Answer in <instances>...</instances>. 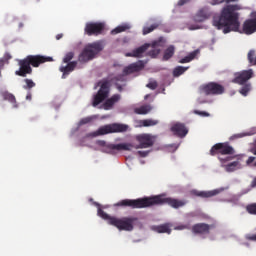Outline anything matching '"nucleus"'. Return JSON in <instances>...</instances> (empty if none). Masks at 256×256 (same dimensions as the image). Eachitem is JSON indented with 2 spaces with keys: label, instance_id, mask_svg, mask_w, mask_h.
<instances>
[{
  "label": "nucleus",
  "instance_id": "42",
  "mask_svg": "<svg viewBox=\"0 0 256 256\" xmlns=\"http://www.w3.org/2000/svg\"><path fill=\"white\" fill-rule=\"evenodd\" d=\"M190 0H179L178 1V5L179 7H183V5H185L186 3H189Z\"/></svg>",
  "mask_w": 256,
  "mask_h": 256
},
{
  "label": "nucleus",
  "instance_id": "45",
  "mask_svg": "<svg viewBox=\"0 0 256 256\" xmlns=\"http://www.w3.org/2000/svg\"><path fill=\"white\" fill-rule=\"evenodd\" d=\"M251 187H256V177L253 179V181L251 183Z\"/></svg>",
  "mask_w": 256,
  "mask_h": 256
},
{
  "label": "nucleus",
  "instance_id": "49",
  "mask_svg": "<svg viewBox=\"0 0 256 256\" xmlns=\"http://www.w3.org/2000/svg\"><path fill=\"white\" fill-rule=\"evenodd\" d=\"M253 155H256V148L252 149Z\"/></svg>",
  "mask_w": 256,
  "mask_h": 256
},
{
  "label": "nucleus",
  "instance_id": "31",
  "mask_svg": "<svg viewBox=\"0 0 256 256\" xmlns=\"http://www.w3.org/2000/svg\"><path fill=\"white\" fill-rule=\"evenodd\" d=\"M24 83H25V85H23V89H25L26 91H29V90H31V89H33V87H35V83L31 80V79H29V78H25L24 79Z\"/></svg>",
  "mask_w": 256,
  "mask_h": 256
},
{
  "label": "nucleus",
  "instance_id": "10",
  "mask_svg": "<svg viewBox=\"0 0 256 256\" xmlns=\"http://www.w3.org/2000/svg\"><path fill=\"white\" fill-rule=\"evenodd\" d=\"M210 155H235V149L229 143H217L210 149Z\"/></svg>",
  "mask_w": 256,
  "mask_h": 256
},
{
  "label": "nucleus",
  "instance_id": "15",
  "mask_svg": "<svg viewBox=\"0 0 256 256\" xmlns=\"http://www.w3.org/2000/svg\"><path fill=\"white\" fill-rule=\"evenodd\" d=\"M221 193V190L215 189L211 191H198V190H192L191 195H194L195 197H201L202 199H209L210 197H215V195H219Z\"/></svg>",
  "mask_w": 256,
  "mask_h": 256
},
{
  "label": "nucleus",
  "instance_id": "18",
  "mask_svg": "<svg viewBox=\"0 0 256 256\" xmlns=\"http://www.w3.org/2000/svg\"><path fill=\"white\" fill-rule=\"evenodd\" d=\"M151 47V44H144L136 49H134L132 52H128L126 53V57H143V53H145V51H147V49H149Z\"/></svg>",
  "mask_w": 256,
  "mask_h": 256
},
{
  "label": "nucleus",
  "instance_id": "9",
  "mask_svg": "<svg viewBox=\"0 0 256 256\" xmlns=\"http://www.w3.org/2000/svg\"><path fill=\"white\" fill-rule=\"evenodd\" d=\"M105 31V24L102 22H88L85 25L84 32L88 37L103 35Z\"/></svg>",
  "mask_w": 256,
  "mask_h": 256
},
{
  "label": "nucleus",
  "instance_id": "7",
  "mask_svg": "<svg viewBox=\"0 0 256 256\" xmlns=\"http://www.w3.org/2000/svg\"><path fill=\"white\" fill-rule=\"evenodd\" d=\"M200 93L204 95H223L225 93V87L217 82H209L207 84H202L199 87Z\"/></svg>",
  "mask_w": 256,
  "mask_h": 256
},
{
  "label": "nucleus",
  "instance_id": "1",
  "mask_svg": "<svg viewBox=\"0 0 256 256\" xmlns=\"http://www.w3.org/2000/svg\"><path fill=\"white\" fill-rule=\"evenodd\" d=\"M155 205H169L173 209H179V207H185L187 201L166 197L165 194H160L138 199H124L116 204L117 207H130V209H145Z\"/></svg>",
  "mask_w": 256,
  "mask_h": 256
},
{
  "label": "nucleus",
  "instance_id": "20",
  "mask_svg": "<svg viewBox=\"0 0 256 256\" xmlns=\"http://www.w3.org/2000/svg\"><path fill=\"white\" fill-rule=\"evenodd\" d=\"M152 229L156 233H167L168 235H171V226L169 223L153 226Z\"/></svg>",
  "mask_w": 256,
  "mask_h": 256
},
{
  "label": "nucleus",
  "instance_id": "28",
  "mask_svg": "<svg viewBox=\"0 0 256 256\" xmlns=\"http://www.w3.org/2000/svg\"><path fill=\"white\" fill-rule=\"evenodd\" d=\"M187 69H189V67L177 66L173 70V77H181V75H183Z\"/></svg>",
  "mask_w": 256,
  "mask_h": 256
},
{
  "label": "nucleus",
  "instance_id": "6",
  "mask_svg": "<svg viewBox=\"0 0 256 256\" xmlns=\"http://www.w3.org/2000/svg\"><path fill=\"white\" fill-rule=\"evenodd\" d=\"M129 129L127 124L113 123L100 127L95 134L96 135H109V133H125Z\"/></svg>",
  "mask_w": 256,
  "mask_h": 256
},
{
  "label": "nucleus",
  "instance_id": "52",
  "mask_svg": "<svg viewBox=\"0 0 256 256\" xmlns=\"http://www.w3.org/2000/svg\"><path fill=\"white\" fill-rule=\"evenodd\" d=\"M147 97H149V95H146V96H145V99H147Z\"/></svg>",
  "mask_w": 256,
  "mask_h": 256
},
{
  "label": "nucleus",
  "instance_id": "50",
  "mask_svg": "<svg viewBox=\"0 0 256 256\" xmlns=\"http://www.w3.org/2000/svg\"><path fill=\"white\" fill-rule=\"evenodd\" d=\"M179 229H187V226H179Z\"/></svg>",
  "mask_w": 256,
  "mask_h": 256
},
{
  "label": "nucleus",
  "instance_id": "46",
  "mask_svg": "<svg viewBox=\"0 0 256 256\" xmlns=\"http://www.w3.org/2000/svg\"><path fill=\"white\" fill-rule=\"evenodd\" d=\"M56 39H57V41H59V39H63V34H58V35L56 36Z\"/></svg>",
  "mask_w": 256,
  "mask_h": 256
},
{
  "label": "nucleus",
  "instance_id": "32",
  "mask_svg": "<svg viewBox=\"0 0 256 256\" xmlns=\"http://www.w3.org/2000/svg\"><path fill=\"white\" fill-rule=\"evenodd\" d=\"M246 211L249 213V215H256V202L248 204L246 206Z\"/></svg>",
  "mask_w": 256,
  "mask_h": 256
},
{
  "label": "nucleus",
  "instance_id": "36",
  "mask_svg": "<svg viewBox=\"0 0 256 256\" xmlns=\"http://www.w3.org/2000/svg\"><path fill=\"white\" fill-rule=\"evenodd\" d=\"M92 121L93 118L91 117L82 118L79 122V125H87V123H91Z\"/></svg>",
  "mask_w": 256,
  "mask_h": 256
},
{
  "label": "nucleus",
  "instance_id": "11",
  "mask_svg": "<svg viewBox=\"0 0 256 256\" xmlns=\"http://www.w3.org/2000/svg\"><path fill=\"white\" fill-rule=\"evenodd\" d=\"M249 79H253V69L236 73L232 83H236L237 85H245V82L249 81Z\"/></svg>",
  "mask_w": 256,
  "mask_h": 256
},
{
  "label": "nucleus",
  "instance_id": "39",
  "mask_svg": "<svg viewBox=\"0 0 256 256\" xmlns=\"http://www.w3.org/2000/svg\"><path fill=\"white\" fill-rule=\"evenodd\" d=\"M1 59H4L5 63L9 64V60L13 59V56H11V54L9 52H6L3 56V58H1Z\"/></svg>",
  "mask_w": 256,
  "mask_h": 256
},
{
  "label": "nucleus",
  "instance_id": "3",
  "mask_svg": "<svg viewBox=\"0 0 256 256\" xmlns=\"http://www.w3.org/2000/svg\"><path fill=\"white\" fill-rule=\"evenodd\" d=\"M53 61V58L41 55H28L23 59L18 60L19 69L15 71L18 77H27L33 74L32 67H39L43 63Z\"/></svg>",
  "mask_w": 256,
  "mask_h": 256
},
{
  "label": "nucleus",
  "instance_id": "33",
  "mask_svg": "<svg viewBox=\"0 0 256 256\" xmlns=\"http://www.w3.org/2000/svg\"><path fill=\"white\" fill-rule=\"evenodd\" d=\"M250 91H251V84H245V85L240 89V93H241V95H243L244 97H247V95L249 94Z\"/></svg>",
  "mask_w": 256,
  "mask_h": 256
},
{
  "label": "nucleus",
  "instance_id": "35",
  "mask_svg": "<svg viewBox=\"0 0 256 256\" xmlns=\"http://www.w3.org/2000/svg\"><path fill=\"white\" fill-rule=\"evenodd\" d=\"M237 0H213L212 5H219L220 3H235Z\"/></svg>",
  "mask_w": 256,
  "mask_h": 256
},
{
  "label": "nucleus",
  "instance_id": "27",
  "mask_svg": "<svg viewBox=\"0 0 256 256\" xmlns=\"http://www.w3.org/2000/svg\"><path fill=\"white\" fill-rule=\"evenodd\" d=\"M239 161H234L232 163H229L228 165L225 166V170L228 173H233V171H237L239 169Z\"/></svg>",
  "mask_w": 256,
  "mask_h": 256
},
{
  "label": "nucleus",
  "instance_id": "38",
  "mask_svg": "<svg viewBox=\"0 0 256 256\" xmlns=\"http://www.w3.org/2000/svg\"><path fill=\"white\" fill-rule=\"evenodd\" d=\"M195 115H200L201 117H209L210 114L209 112L205 111H199V110H194Z\"/></svg>",
  "mask_w": 256,
  "mask_h": 256
},
{
  "label": "nucleus",
  "instance_id": "30",
  "mask_svg": "<svg viewBox=\"0 0 256 256\" xmlns=\"http://www.w3.org/2000/svg\"><path fill=\"white\" fill-rule=\"evenodd\" d=\"M155 43L152 44V50L147 52L148 57H152V59H155L157 55L161 53V49L155 48Z\"/></svg>",
  "mask_w": 256,
  "mask_h": 256
},
{
  "label": "nucleus",
  "instance_id": "16",
  "mask_svg": "<svg viewBox=\"0 0 256 256\" xmlns=\"http://www.w3.org/2000/svg\"><path fill=\"white\" fill-rule=\"evenodd\" d=\"M209 17H211V12H209V8L204 7L196 13L194 21H196V23H203V21H207Z\"/></svg>",
  "mask_w": 256,
  "mask_h": 256
},
{
  "label": "nucleus",
  "instance_id": "29",
  "mask_svg": "<svg viewBox=\"0 0 256 256\" xmlns=\"http://www.w3.org/2000/svg\"><path fill=\"white\" fill-rule=\"evenodd\" d=\"M159 23H154L151 26H146L143 28V35H149V33H153L155 29L159 28Z\"/></svg>",
  "mask_w": 256,
  "mask_h": 256
},
{
  "label": "nucleus",
  "instance_id": "44",
  "mask_svg": "<svg viewBox=\"0 0 256 256\" xmlns=\"http://www.w3.org/2000/svg\"><path fill=\"white\" fill-rule=\"evenodd\" d=\"M253 161H255V157L250 156L247 160V165H251V163H253Z\"/></svg>",
  "mask_w": 256,
  "mask_h": 256
},
{
  "label": "nucleus",
  "instance_id": "2",
  "mask_svg": "<svg viewBox=\"0 0 256 256\" xmlns=\"http://www.w3.org/2000/svg\"><path fill=\"white\" fill-rule=\"evenodd\" d=\"M136 141H138L139 145H135L133 143H121V144H105V142H101L103 145L104 153H110L113 155L115 151H133V149H149V147H153L155 141L150 134H140L136 136Z\"/></svg>",
  "mask_w": 256,
  "mask_h": 256
},
{
  "label": "nucleus",
  "instance_id": "13",
  "mask_svg": "<svg viewBox=\"0 0 256 256\" xmlns=\"http://www.w3.org/2000/svg\"><path fill=\"white\" fill-rule=\"evenodd\" d=\"M145 69V63L142 60L129 64L124 67L123 75H131L133 73H139V71H143Z\"/></svg>",
  "mask_w": 256,
  "mask_h": 256
},
{
  "label": "nucleus",
  "instance_id": "37",
  "mask_svg": "<svg viewBox=\"0 0 256 256\" xmlns=\"http://www.w3.org/2000/svg\"><path fill=\"white\" fill-rule=\"evenodd\" d=\"M146 87H148V89H152V91H155V89H157V81L149 82Z\"/></svg>",
  "mask_w": 256,
  "mask_h": 256
},
{
  "label": "nucleus",
  "instance_id": "8",
  "mask_svg": "<svg viewBox=\"0 0 256 256\" xmlns=\"http://www.w3.org/2000/svg\"><path fill=\"white\" fill-rule=\"evenodd\" d=\"M98 85H100V89L98 93L94 96L93 100V107H97V105H100V103H103L109 97V81L104 80L102 82H99Z\"/></svg>",
  "mask_w": 256,
  "mask_h": 256
},
{
  "label": "nucleus",
  "instance_id": "34",
  "mask_svg": "<svg viewBox=\"0 0 256 256\" xmlns=\"http://www.w3.org/2000/svg\"><path fill=\"white\" fill-rule=\"evenodd\" d=\"M73 57H75V53L74 52L66 53L64 58H63V63H71L72 60H73Z\"/></svg>",
  "mask_w": 256,
  "mask_h": 256
},
{
  "label": "nucleus",
  "instance_id": "17",
  "mask_svg": "<svg viewBox=\"0 0 256 256\" xmlns=\"http://www.w3.org/2000/svg\"><path fill=\"white\" fill-rule=\"evenodd\" d=\"M77 67V61L67 63L66 66H60L59 71L62 73V79H67L70 73H73Z\"/></svg>",
  "mask_w": 256,
  "mask_h": 256
},
{
  "label": "nucleus",
  "instance_id": "14",
  "mask_svg": "<svg viewBox=\"0 0 256 256\" xmlns=\"http://www.w3.org/2000/svg\"><path fill=\"white\" fill-rule=\"evenodd\" d=\"M211 231V225L205 223H198L192 226V232L195 235H209Z\"/></svg>",
  "mask_w": 256,
  "mask_h": 256
},
{
  "label": "nucleus",
  "instance_id": "43",
  "mask_svg": "<svg viewBox=\"0 0 256 256\" xmlns=\"http://www.w3.org/2000/svg\"><path fill=\"white\" fill-rule=\"evenodd\" d=\"M247 239H248L249 241H256V233H255V234H252V235L247 236Z\"/></svg>",
  "mask_w": 256,
  "mask_h": 256
},
{
  "label": "nucleus",
  "instance_id": "5",
  "mask_svg": "<svg viewBox=\"0 0 256 256\" xmlns=\"http://www.w3.org/2000/svg\"><path fill=\"white\" fill-rule=\"evenodd\" d=\"M103 51V44L101 42H94L87 45L78 57L80 63H87L95 59V56Z\"/></svg>",
  "mask_w": 256,
  "mask_h": 256
},
{
  "label": "nucleus",
  "instance_id": "26",
  "mask_svg": "<svg viewBox=\"0 0 256 256\" xmlns=\"http://www.w3.org/2000/svg\"><path fill=\"white\" fill-rule=\"evenodd\" d=\"M129 29H131V26H129L128 24L120 25L111 31V35L123 33L124 31H127Z\"/></svg>",
  "mask_w": 256,
  "mask_h": 256
},
{
  "label": "nucleus",
  "instance_id": "4",
  "mask_svg": "<svg viewBox=\"0 0 256 256\" xmlns=\"http://www.w3.org/2000/svg\"><path fill=\"white\" fill-rule=\"evenodd\" d=\"M98 215L105 221H108L109 225L119 229V231H133L135 229V222L138 221V218L133 216L122 218L110 216L101 208L98 209Z\"/></svg>",
  "mask_w": 256,
  "mask_h": 256
},
{
  "label": "nucleus",
  "instance_id": "25",
  "mask_svg": "<svg viewBox=\"0 0 256 256\" xmlns=\"http://www.w3.org/2000/svg\"><path fill=\"white\" fill-rule=\"evenodd\" d=\"M140 125L142 127H155V125H159V120H153V119L141 120Z\"/></svg>",
  "mask_w": 256,
  "mask_h": 256
},
{
  "label": "nucleus",
  "instance_id": "41",
  "mask_svg": "<svg viewBox=\"0 0 256 256\" xmlns=\"http://www.w3.org/2000/svg\"><path fill=\"white\" fill-rule=\"evenodd\" d=\"M247 135H249V134H247V133H239V134L234 135V137H236V139H241L242 137H247Z\"/></svg>",
  "mask_w": 256,
  "mask_h": 256
},
{
  "label": "nucleus",
  "instance_id": "48",
  "mask_svg": "<svg viewBox=\"0 0 256 256\" xmlns=\"http://www.w3.org/2000/svg\"><path fill=\"white\" fill-rule=\"evenodd\" d=\"M117 89H118V91H123V87L122 86H118Z\"/></svg>",
  "mask_w": 256,
  "mask_h": 256
},
{
  "label": "nucleus",
  "instance_id": "24",
  "mask_svg": "<svg viewBox=\"0 0 256 256\" xmlns=\"http://www.w3.org/2000/svg\"><path fill=\"white\" fill-rule=\"evenodd\" d=\"M152 109L153 107H151V105H143L139 108H136L135 113H137V115H147V113H150Z\"/></svg>",
  "mask_w": 256,
  "mask_h": 256
},
{
  "label": "nucleus",
  "instance_id": "22",
  "mask_svg": "<svg viewBox=\"0 0 256 256\" xmlns=\"http://www.w3.org/2000/svg\"><path fill=\"white\" fill-rule=\"evenodd\" d=\"M173 55H175V46L170 45V46L164 51L163 61H169V59H171V57H173Z\"/></svg>",
  "mask_w": 256,
  "mask_h": 256
},
{
  "label": "nucleus",
  "instance_id": "21",
  "mask_svg": "<svg viewBox=\"0 0 256 256\" xmlns=\"http://www.w3.org/2000/svg\"><path fill=\"white\" fill-rule=\"evenodd\" d=\"M1 96L4 101H9V103H12L14 108H17V99L15 98V95L5 91L1 93Z\"/></svg>",
  "mask_w": 256,
  "mask_h": 256
},
{
  "label": "nucleus",
  "instance_id": "12",
  "mask_svg": "<svg viewBox=\"0 0 256 256\" xmlns=\"http://www.w3.org/2000/svg\"><path fill=\"white\" fill-rule=\"evenodd\" d=\"M170 131L176 137H180V139H183V137H187V133H189V129H187V126H185V124L181 122L174 123L171 126Z\"/></svg>",
  "mask_w": 256,
  "mask_h": 256
},
{
  "label": "nucleus",
  "instance_id": "23",
  "mask_svg": "<svg viewBox=\"0 0 256 256\" xmlns=\"http://www.w3.org/2000/svg\"><path fill=\"white\" fill-rule=\"evenodd\" d=\"M197 55H199V50H194L188 56L180 59L179 63H191V61H193V59H195V57H197Z\"/></svg>",
  "mask_w": 256,
  "mask_h": 256
},
{
  "label": "nucleus",
  "instance_id": "40",
  "mask_svg": "<svg viewBox=\"0 0 256 256\" xmlns=\"http://www.w3.org/2000/svg\"><path fill=\"white\" fill-rule=\"evenodd\" d=\"M151 153V151H137L136 155H139V157H147Z\"/></svg>",
  "mask_w": 256,
  "mask_h": 256
},
{
  "label": "nucleus",
  "instance_id": "51",
  "mask_svg": "<svg viewBox=\"0 0 256 256\" xmlns=\"http://www.w3.org/2000/svg\"><path fill=\"white\" fill-rule=\"evenodd\" d=\"M229 159H233V158H232V157H228V158H227V161H229Z\"/></svg>",
  "mask_w": 256,
  "mask_h": 256
},
{
  "label": "nucleus",
  "instance_id": "47",
  "mask_svg": "<svg viewBox=\"0 0 256 256\" xmlns=\"http://www.w3.org/2000/svg\"><path fill=\"white\" fill-rule=\"evenodd\" d=\"M26 99L31 100V94H27Z\"/></svg>",
  "mask_w": 256,
  "mask_h": 256
},
{
  "label": "nucleus",
  "instance_id": "19",
  "mask_svg": "<svg viewBox=\"0 0 256 256\" xmlns=\"http://www.w3.org/2000/svg\"><path fill=\"white\" fill-rule=\"evenodd\" d=\"M121 99V95L119 94H114L111 98L107 99L104 104H103V109L105 111H109Z\"/></svg>",
  "mask_w": 256,
  "mask_h": 256
}]
</instances>
